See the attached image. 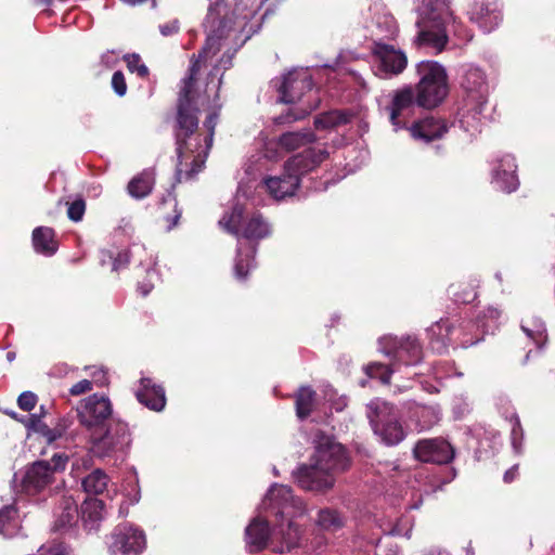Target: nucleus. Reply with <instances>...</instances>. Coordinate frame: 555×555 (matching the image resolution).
<instances>
[{"mask_svg": "<svg viewBox=\"0 0 555 555\" xmlns=\"http://www.w3.org/2000/svg\"><path fill=\"white\" fill-rule=\"evenodd\" d=\"M86 211V202L83 198L78 197L72 203H68L67 217L74 221L79 222L82 220Z\"/></svg>", "mask_w": 555, "mask_h": 555, "instance_id": "46", "label": "nucleus"}, {"mask_svg": "<svg viewBox=\"0 0 555 555\" xmlns=\"http://www.w3.org/2000/svg\"><path fill=\"white\" fill-rule=\"evenodd\" d=\"M256 245L250 243L238 242L237 256L234 264V273L236 279L245 280L249 269L254 267Z\"/></svg>", "mask_w": 555, "mask_h": 555, "instance_id": "29", "label": "nucleus"}, {"mask_svg": "<svg viewBox=\"0 0 555 555\" xmlns=\"http://www.w3.org/2000/svg\"><path fill=\"white\" fill-rule=\"evenodd\" d=\"M108 480L105 472L98 468L82 479V488L89 494H101L107 488Z\"/></svg>", "mask_w": 555, "mask_h": 555, "instance_id": "37", "label": "nucleus"}, {"mask_svg": "<svg viewBox=\"0 0 555 555\" xmlns=\"http://www.w3.org/2000/svg\"><path fill=\"white\" fill-rule=\"evenodd\" d=\"M521 330L531 340L534 341L539 349L545 345L547 340L546 327L540 318L532 317L524 320L521 323Z\"/></svg>", "mask_w": 555, "mask_h": 555, "instance_id": "35", "label": "nucleus"}, {"mask_svg": "<svg viewBox=\"0 0 555 555\" xmlns=\"http://www.w3.org/2000/svg\"><path fill=\"white\" fill-rule=\"evenodd\" d=\"M154 172L153 170H144L128 183V193L131 197L141 199L146 197L154 186Z\"/></svg>", "mask_w": 555, "mask_h": 555, "instance_id": "31", "label": "nucleus"}, {"mask_svg": "<svg viewBox=\"0 0 555 555\" xmlns=\"http://www.w3.org/2000/svg\"><path fill=\"white\" fill-rule=\"evenodd\" d=\"M447 130V124L442 119L435 117L424 118L410 128L411 135L415 140H421L426 143L440 139Z\"/></svg>", "mask_w": 555, "mask_h": 555, "instance_id": "23", "label": "nucleus"}, {"mask_svg": "<svg viewBox=\"0 0 555 555\" xmlns=\"http://www.w3.org/2000/svg\"><path fill=\"white\" fill-rule=\"evenodd\" d=\"M38 555H72V550L63 542L52 541L41 545Z\"/></svg>", "mask_w": 555, "mask_h": 555, "instance_id": "44", "label": "nucleus"}, {"mask_svg": "<svg viewBox=\"0 0 555 555\" xmlns=\"http://www.w3.org/2000/svg\"><path fill=\"white\" fill-rule=\"evenodd\" d=\"M112 88L118 96H124L127 93V83L124 74L117 70L113 74Z\"/></svg>", "mask_w": 555, "mask_h": 555, "instance_id": "52", "label": "nucleus"}, {"mask_svg": "<svg viewBox=\"0 0 555 555\" xmlns=\"http://www.w3.org/2000/svg\"><path fill=\"white\" fill-rule=\"evenodd\" d=\"M417 36L415 43L433 49L436 53L444 50L452 31L462 40H470L473 35L453 16L448 0H424L417 10Z\"/></svg>", "mask_w": 555, "mask_h": 555, "instance_id": "3", "label": "nucleus"}, {"mask_svg": "<svg viewBox=\"0 0 555 555\" xmlns=\"http://www.w3.org/2000/svg\"><path fill=\"white\" fill-rule=\"evenodd\" d=\"M281 519L282 521L272 531L273 541L279 542L273 548L278 553L289 552L297 547L301 537L300 529L292 520L293 518L284 517Z\"/></svg>", "mask_w": 555, "mask_h": 555, "instance_id": "19", "label": "nucleus"}, {"mask_svg": "<svg viewBox=\"0 0 555 555\" xmlns=\"http://www.w3.org/2000/svg\"><path fill=\"white\" fill-rule=\"evenodd\" d=\"M86 370H91L90 376L92 377L91 382L93 385L102 387L108 384L107 373L102 367H86Z\"/></svg>", "mask_w": 555, "mask_h": 555, "instance_id": "53", "label": "nucleus"}, {"mask_svg": "<svg viewBox=\"0 0 555 555\" xmlns=\"http://www.w3.org/2000/svg\"><path fill=\"white\" fill-rule=\"evenodd\" d=\"M372 53L374 57V73L379 78L388 79L398 76L408 65L405 53L395 46L375 41Z\"/></svg>", "mask_w": 555, "mask_h": 555, "instance_id": "6", "label": "nucleus"}, {"mask_svg": "<svg viewBox=\"0 0 555 555\" xmlns=\"http://www.w3.org/2000/svg\"><path fill=\"white\" fill-rule=\"evenodd\" d=\"M420 81L416 87L418 106L433 108L448 95V75L442 65L436 61H422L416 66Z\"/></svg>", "mask_w": 555, "mask_h": 555, "instance_id": "4", "label": "nucleus"}, {"mask_svg": "<svg viewBox=\"0 0 555 555\" xmlns=\"http://www.w3.org/2000/svg\"><path fill=\"white\" fill-rule=\"evenodd\" d=\"M315 525L322 531L336 532L344 527L345 519L336 509L326 507L318 512Z\"/></svg>", "mask_w": 555, "mask_h": 555, "instance_id": "33", "label": "nucleus"}, {"mask_svg": "<svg viewBox=\"0 0 555 555\" xmlns=\"http://www.w3.org/2000/svg\"><path fill=\"white\" fill-rule=\"evenodd\" d=\"M410 412L420 430L429 429L440 421V410L437 405L413 403Z\"/></svg>", "mask_w": 555, "mask_h": 555, "instance_id": "27", "label": "nucleus"}, {"mask_svg": "<svg viewBox=\"0 0 555 555\" xmlns=\"http://www.w3.org/2000/svg\"><path fill=\"white\" fill-rule=\"evenodd\" d=\"M92 388H93V384L91 380L81 379V380L77 382L76 384H74L69 388V393L72 396H80L82 393H87V392L91 391Z\"/></svg>", "mask_w": 555, "mask_h": 555, "instance_id": "54", "label": "nucleus"}, {"mask_svg": "<svg viewBox=\"0 0 555 555\" xmlns=\"http://www.w3.org/2000/svg\"><path fill=\"white\" fill-rule=\"evenodd\" d=\"M220 39L221 36L217 33L208 35L206 43L198 56L206 59L210 53L216 54L220 50Z\"/></svg>", "mask_w": 555, "mask_h": 555, "instance_id": "47", "label": "nucleus"}, {"mask_svg": "<svg viewBox=\"0 0 555 555\" xmlns=\"http://www.w3.org/2000/svg\"><path fill=\"white\" fill-rule=\"evenodd\" d=\"M315 140V135L310 130L286 132L282 134L278 141H270L266 146L264 156L269 159H278L280 157L278 149L281 147L286 152L295 151Z\"/></svg>", "mask_w": 555, "mask_h": 555, "instance_id": "18", "label": "nucleus"}, {"mask_svg": "<svg viewBox=\"0 0 555 555\" xmlns=\"http://www.w3.org/2000/svg\"><path fill=\"white\" fill-rule=\"evenodd\" d=\"M130 443L131 434L128 425L118 421L111 424L102 436L93 438L92 449L96 455L105 457L126 453Z\"/></svg>", "mask_w": 555, "mask_h": 555, "instance_id": "8", "label": "nucleus"}, {"mask_svg": "<svg viewBox=\"0 0 555 555\" xmlns=\"http://www.w3.org/2000/svg\"><path fill=\"white\" fill-rule=\"evenodd\" d=\"M67 462V456L65 454H54L51 459V467L54 468V473L59 469H64Z\"/></svg>", "mask_w": 555, "mask_h": 555, "instance_id": "56", "label": "nucleus"}, {"mask_svg": "<svg viewBox=\"0 0 555 555\" xmlns=\"http://www.w3.org/2000/svg\"><path fill=\"white\" fill-rule=\"evenodd\" d=\"M244 219V208L243 206L235 204L230 212L224 214V216L219 220V224L229 233L238 237L240 228L242 225Z\"/></svg>", "mask_w": 555, "mask_h": 555, "instance_id": "38", "label": "nucleus"}, {"mask_svg": "<svg viewBox=\"0 0 555 555\" xmlns=\"http://www.w3.org/2000/svg\"><path fill=\"white\" fill-rule=\"evenodd\" d=\"M517 469L518 467L517 466H513L512 468H509L508 470L505 472L504 474V481L505 482H511L514 480L515 476H516V473H517Z\"/></svg>", "mask_w": 555, "mask_h": 555, "instance_id": "58", "label": "nucleus"}, {"mask_svg": "<svg viewBox=\"0 0 555 555\" xmlns=\"http://www.w3.org/2000/svg\"><path fill=\"white\" fill-rule=\"evenodd\" d=\"M426 555H448L438 550H430Z\"/></svg>", "mask_w": 555, "mask_h": 555, "instance_id": "64", "label": "nucleus"}, {"mask_svg": "<svg viewBox=\"0 0 555 555\" xmlns=\"http://www.w3.org/2000/svg\"><path fill=\"white\" fill-rule=\"evenodd\" d=\"M312 79L307 69H293L283 76L278 89L280 102L285 104L296 103L312 90Z\"/></svg>", "mask_w": 555, "mask_h": 555, "instance_id": "12", "label": "nucleus"}, {"mask_svg": "<svg viewBox=\"0 0 555 555\" xmlns=\"http://www.w3.org/2000/svg\"><path fill=\"white\" fill-rule=\"evenodd\" d=\"M199 69V60H196L191 64L188 77L182 80L178 99L176 141L179 181L192 179L203 170L212 145L218 120V112H211L204 122L206 134L202 135L198 132V109L193 103L192 93Z\"/></svg>", "mask_w": 555, "mask_h": 555, "instance_id": "1", "label": "nucleus"}, {"mask_svg": "<svg viewBox=\"0 0 555 555\" xmlns=\"http://www.w3.org/2000/svg\"><path fill=\"white\" fill-rule=\"evenodd\" d=\"M246 542L253 553L262 551L270 537L269 525L266 520L255 518L246 528Z\"/></svg>", "mask_w": 555, "mask_h": 555, "instance_id": "25", "label": "nucleus"}, {"mask_svg": "<svg viewBox=\"0 0 555 555\" xmlns=\"http://www.w3.org/2000/svg\"><path fill=\"white\" fill-rule=\"evenodd\" d=\"M461 86L464 91V103L474 104L475 107L486 106L488 85L485 73L480 68L473 66L467 68Z\"/></svg>", "mask_w": 555, "mask_h": 555, "instance_id": "15", "label": "nucleus"}, {"mask_svg": "<svg viewBox=\"0 0 555 555\" xmlns=\"http://www.w3.org/2000/svg\"><path fill=\"white\" fill-rule=\"evenodd\" d=\"M317 108V105H310L307 108H289L285 115H281L274 119L275 124L282 125L287 122H293L296 120L304 119L308 116L312 111Z\"/></svg>", "mask_w": 555, "mask_h": 555, "instance_id": "43", "label": "nucleus"}, {"mask_svg": "<svg viewBox=\"0 0 555 555\" xmlns=\"http://www.w3.org/2000/svg\"><path fill=\"white\" fill-rule=\"evenodd\" d=\"M501 318V311L495 307H488L483 315L478 318L477 327L481 328L485 334L494 333L499 326V319Z\"/></svg>", "mask_w": 555, "mask_h": 555, "instance_id": "41", "label": "nucleus"}, {"mask_svg": "<svg viewBox=\"0 0 555 555\" xmlns=\"http://www.w3.org/2000/svg\"><path fill=\"white\" fill-rule=\"evenodd\" d=\"M517 165L512 155H504L499 159V165L494 169L493 182L503 192L511 193L517 190L519 185L516 175Z\"/></svg>", "mask_w": 555, "mask_h": 555, "instance_id": "21", "label": "nucleus"}, {"mask_svg": "<svg viewBox=\"0 0 555 555\" xmlns=\"http://www.w3.org/2000/svg\"><path fill=\"white\" fill-rule=\"evenodd\" d=\"M104 504L98 499L85 500L81 505V518L90 529L94 528L103 518Z\"/></svg>", "mask_w": 555, "mask_h": 555, "instance_id": "36", "label": "nucleus"}, {"mask_svg": "<svg viewBox=\"0 0 555 555\" xmlns=\"http://www.w3.org/2000/svg\"><path fill=\"white\" fill-rule=\"evenodd\" d=\"M146 545L143 531L130 524L118 525L111 534V555H139Z\"/></svg>", "mask_w": 555, "mask_h": 555, "instance_id": "11", "label": "nucleus"}, {"mask_svg": "<svg viewBox=\"0 0 555 555\" xmlns=\"http://www.w3.org/2000/svg\"><path fill=\"white\" fill-rule=\"evenodd\" d=\"M327 156L328 153L324 149H307L289 158L284 166V170L288 175H296L300 180L301 176L313 170Z\"/></svg>", "mask_w": 555, "mask_h": 555, "instance_id": "17", "label": "nucleus"}, {"mask_svg": "<svg viewBox=\"0 0 555 555\" xmlns=\"http://www.w3.org/2000/svg\"><path fill=\"white\" fill-rule=\"evenodd\" d=\"M354 115L350 111H330L315 117L317 129H327L346 125L351 121Z\"/></svg>", "mask_w": 555, "mask_h": 555, "instance_id": "34", "label": "nucleus"}, {"mask_svg": "<svg viewBox=\"0 0 555 555\" xmlns=\"http://www.w3.org/2000/svg\"><path fill=\"white\" fill-rule=\"evenodd\" d=\"M52 1L53 0H37V3L40 4V5L49 7V5L52 4Z\"/></svg>", "mask_w": 555, "mask_h": 555, "instance_id": "63", "label": "nucleus"}, {"mask_svg": "<svg viewBox=\"0 0 555 555\" xmlns=\"http://www.w3.org/2000/svg\"><path fill=\"white\" fill-rule=\"evenodd\" d=\"M453 288L454 286L451 287L450 292L455 302L469 304L473 302L477 297L476 291L472 287H466L463 289V292H455Z\"/></svg>", "mask_w": 555, "mask_h": 555, "instance_id": "50", "label": "nucleus"}, {"mask_svg": "<svg viewBox=\"0 0 555 555\" xmlns=\"http://www.w3.org/2000/svg\"><path fill=\"white\" fill-rule=\"evenodd\" d=\"M126 62L131 73H137L140 77H146L149 75L147 67L141 63V59L138 54L127 55Z\"/></svg>", "mask_w": 555, "mask_h": 555, "instance_id": "49", "label": "nucleus"}, {"mask_svg": "<svg viewBox=\"0 0 555 555\" xmlns=\"http://www.w3.org/2000/svg\"><path fill=\"white\" fill-rule=\"evenodd\" d=\"M113 414V404L107 396L93 393L77 406L79 423L89 430L102 428Z\"/></svg>", "mask_w": 555, "mask_h": 555, "instance_id": "7", "label": "nucleus"}, {"mask_svg": "<svg viewBox=\"0 0 555 555\" xmlns=\"http://www.w3.org/2000/svg\"><path fill=\"white\" fill-rule=\"evenodd\" d=\"M263 182L269 194L278 201L293 196L299 186L298 177L285 171L280 177H268Z\"/></svg>", "mask_w": 555, "mask_h": 555, "instance_id": "24", "label": "nucleus"}, {"mask_svg": "<svg viewBox=\"0 0 555 555\" xmlns=\"http://www.w3.org/2000/svg\"><path fill=\"white\" fill-rule=\"evenodd\" d=\"M315 391L310 387H300L296 395V413L299 418H306L312 412Z\"/></svg>", "mask_w": 555, "mask_h": 555, "instance_id": "39", "label": "nucleus"}, {"mask_svg": "<svg viewBox=\"0 0 555 555\" xmlns=\"http://www.w3.org/2000/svg\"><path fill=\"white\" fill-rule=\"evenodd\" d=\"M378 344L380 351L393 358L395 362L415 365L422 360V347L412 336L398 338L387 335L379 338Z\"/></svg>", "mask_w": 555, "mask_h": 555, "instance_id": "10", "label": "nucleus"}, {"mask_svg": "<svg viewBox=\"0 0 555 555\" xmlns=\"http://www.w3.org/2000/svg\"><path fill=\"white\" fill-rule=\"evenodd\" d=\"M270 233V224L260 214H254L243 227L242 236L248 241H258L269 236Z\"/></svg>", "mask_w": 555, "mask_h": 555, "instance_id": "32", "label": "nucleus"}, {"mask_svg": "<svg viewBox=\"0 0 555 555\" xmlns=\"http://www.w3.org/2000/svg\"><path fill=\"white\" fill-rule=\"evenodd\" d=\"M417 104L411 88L397 91L389 106V119L396 130L406 127Z\"/></svg>", "mask_w": 555, "mask_h": 555, "instance_id": "16", "label": "nucleus"}, {"mask_svg": "<svg viewBox=\"0 0 555 555\" xmlns=\"http://www.w3.org/2000/svg\"><path fill=\"white\" fill-rule=\"evenodd\" d=\"M414 456L425 463L447 464L454 459V448L443 438L420 440L414 449Z\"/></svg>", "mask_w": 555, "mask_h": 555, "instance_id": "14", "label": "nucleus"}, {"mask_svg": "<svg viewBox=\"0 0 555 555\" xmlns=\"http://www.w3.org/2000/svg\"><path fill=\"white\" fill-rule=\"evenodd\" d=\"M78 516V506L75 500L70 496H64L55 514L54 529L65 530L72 527L77 522Z\"/></svg>", "mask_w": 555, "mask_h": 555, "instance_id": "28", "label": "nucleus"}, {"mask_svg": "<svg viewBox=\"0 0 555 555\" xmlns=\"http://www.w3.org/2000/svg\"><path fill=\"white\" fill-rule=\"evenodd\" d=\"M41 424V415H38V414H33L30 417H29V427L31 428H39Z\"/></svg>", "mask_w": 555, "mask_h": 555, "instance_id": "59", "label": "nucleus"}, {"mask_svg": "<svg viewBox=\"0 0 555 555\" xmlns=\"http://www.w3.org/2000/svg\"><path fill=\"white\" fill-rule=\"evenodd\" d=\"M33 245L37 253L52 256L57 250L54 231L48 227H38L33 231Z\"/></svg>", "mask_w": 555, "mask_h": 555, "instance_id": "30", "label": "nucleus"}, {"mask_svg": "<svg viewBox=\"0 0 555 555\" xmlns=\"http://www.w3.org/2000/svg\"><path fill=\"white\" fill-rule=\"evenodd\" d=\"M179 30V23L178 21H171L167 24H164V25H160L159 26V31L163 36H170V35H173L176 33H178Z\"/></svg>", "mask_w": 555, "mask_h": 555, "instance_id": "57", "label": "nucleus"}, {"mask_svg": "<svg viewBox=\"0 0 555 555\" xmlns=\"http://www.w3.org/2000/svg\"><path fill=\"white\" fill-rule=\"evenodd\" d=\"M366 408L373 431L385 444L396 446L405 438V431L392 404L374 399Z\"/></svg>", "mask_w": 555, "mask_h": 555, "instance_id": "5", "label": "nucleus"}, {"mask_svg": "<svg viewBox=\"0 0 555 555\" xmlns=\"http://www.w3.org/2000/svg\"><path fill=\"white\" fill-rule=\"evenodd\" d=\"M47 437H48L49 441H54L59 437H61V433L55 431V430H48Z\"/></svg>", "mask_w": 555, "mask_h": 555, "instance_id": "61", "label": "nucleus"}, {"mask_svg": "<svg viewBox=\"0 0 555 555\" xmlns=\"http://www.w3.org/2000/svg\"><path fill=\"white\" fill-rule=\"evenodd\" d=\"M266 508L275 511L276 517H298L305 513V505L300 499L293 495L292 488L274 483L269 489L262 502Z\"/></svg>", "mask_w": 555, "mask_h": 555, "instance_id": "9", "label": "nucleus"}, {"mask_svg": "<svg viewBox=\"0 0 555 555\" xmlns=\"http://www.w3.org/2000/svg\"><path fill=\"white\" fill-rule=\"evenodd\" d=\"M129 262H130L129 253L127 250L120 251L117 254V256L115 258H113L112 270L117 272L120 269L126 268Z\"/></svg>", "mask_w": 555, "mask_h": 555, "instance_id": "55", "label": "nucleus"}, {"mask_svg": "<svg viewBox=\"0 0 555 555\" xmlns=\"http://www.w3.org/2000/svg\"><path fill=\"white\" fill-rule=\"evenodd\" d=\"M365 373L371 378H377L383 384H389L392 373L395 369L382 364V363H371L365 366Z\"/></svg>", "mask_w": 555, "mask_h": 555, "instance_id": "42", "label": "nucleus"}, {"mask_svg": "<svg viewBox=\"0 0 555 555\" xmlns=\"http://www.w3.org/2000/svg\"><path fill=\"white\" fill-rule=\"evenodd\" d=\"M485 106L475 107L474 104L464 103L459 111L460 127L467 132L470 137L476 135L481 131L482 125V111Z\"/></svg>", "mask_w": 555, "mask_h": 555, "instance_id": "26", "label": "nucleus"}, {"mask_svg": "<svg viewBox=\"0 0 555 555\" xmlns=\"http://www.w3.org/2000/svg\"><path fill=\"white\" fill-rule=\"evenodd\" d=\"M17 511L14 506H4L0 509V533L12 537L17 528Z\"/></svg>", "mask_w": 555, "mask_h": 555, "instance_id": "40", "label": "nucleus"}, {"mask_svg": "<svg viewBox=\"0 0 555 555\" xmlns=\"http://www.w3.org/2000/svg\"><path fill=\"white\" fill-rule=\"evenodd\" d=\"M135 397L140 403L154 411H162L166 404L164 388L155 385L150 378L140 379Z\"/></svg>", "mask_w": 555, "mask_h": 555, "instance_id": "22", "label": "nucleus"}, {"mask_svg": "<svg viewBox=\"0 0 555 555\" xmlns=\"http://www.w3.org/2000/svg\"><path fill=\"white\" fill-rule=\"evenodd\" d=\"M232 66V56L223 55L219 62V65L215 66L214 69L209 74L210 82H212L214 78L219 76L217 83L214 86L216 88L215 96L218 98V90L222 82L223 72Z\"/></svg>", "mask_w": 555, "mask_h": 555, "instance_id": "45", "label": "nucleus"}, {"mask_svg": "<svg viewBox=\"0 0 555 555\" xmlns=\"http://www.w3.org/2000/svg\"><path fill=\"white\" fill-rule=\"evenodd\" d=\"M314 444L311 464L300 466L294 478L304 490L323 492L334 487V475L345 472L350 461L345 448L332 437L318 433Z\"/></svg>", "mask_w": 555, "mask_h": 555, "instance_id": "2", "label": "nucleus"}, {"mask_svg": "<svg viewBox=\"0 0 555 555\" xmlns=\"http://www.w3.org/2000/svg\"><path fill=\"white\" fill-rule=\"evenodd\" d=\"M153 288V285L152 284H140L138 286V289L140 291V293L143 295V296H146L151 293Z\"/></svg>", "mask_w": 555, "mask_h": 555, "instance_id": "60", "label": "nucleus"}, {"mask_svg": "<svg viewBox=\"0 0 555 555\" xmlns=\"http://www.w3.org/2000/svg\"><path fill=\"white\" fill-rule=\"evenodd\" d=\"M37 403V396L31 391H24L17 398L18 408L23 411H31Z\"/></svg>", "mask_w": 555, "mask_h": 555, "instance_id": "51", "label": "nucleus"}, {"mask_svg": "<svg viewBox=\"0 0 555 555\" xmlns=\"http://www.w3.org/2000/svg\"><path fill=\"white\" fill-rule=\"evenodd\" d=\"M113 56H114L113 53H109V52L105 53L102 55V62L105 63L107 66H109L111 63H113V60H112Z\"/></svg>", "mask_w": 555, "mask_h": 555, "instance_id": "62", "label": "nucleus"}, {"mask_svg": "<svg viewBox=\"0 0 555 555\" xmlns=\"http://www.w3.org/2000/svg\"><path fill=\"white\" fill-rule=\"evenodd\" d=\"M54 479V468L48 461H36L26 467L20 482L21 491L35 495L49 487Z\"/></svg>", "mask_w": 555, "mask_h": 555, "instance_id": "13", "label": "nucleus"}, {"mask_svg": "<svg viewBox=\"0 0 555 555\" xmlns=\"http://www.w3.org/2000/svg\"><path fill=\"white\" fill-rule=\"evenodd\" d=\"M511 422H512V433H511L512 444H513L514 449L517 452H519L520 447H521V441L524 438V430H522L519 417L517 415L513 416Z\"/></svg>", "mask_w": 555, "mask_h": 555, "instance_id": "48", "label": "nucleus"}, {"mask_svg": "<svg viewBox=\"0 0 555 555\" xmlns=\"http://www.w3.org/2000/svg\"><path fill=\"white\" fill-rule=\"evenodd\" d=\"M469 18L485 33H490L499 26L502 14L495 3L475 2L469 10Z\"/></svg>", "mask_w": 555, "mask_h": 555, "instance_id": "20", "label": "nucleus"}]
</instances>
